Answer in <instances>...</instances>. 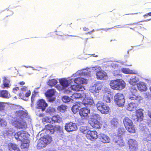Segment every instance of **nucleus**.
<instances>
[{
	"label": "nucleus",
	"mask_w": 151,
	"mask_h": 151,
	"mask_svg": "<svg viewBox=\"0 0 151 151\" xmlns=\"http://www.w3.org/2000/svg\"><path fill=\"white\" fill-rule=\"evenodd\" d=\"M109 85L112 89L120 90L125 88L126 83L122 80L117 79L111 81Z\"/></svg>",
	"instance_id": "obj_1"
},
{
	"label": "nucleus",
	"mask_w": 151,
	"mask_h": 151,
	"mask_svg": "<svg viewBox=\"0 0 151 151\" xmlns=\"http://www.w3.org/2000/svg\"><path fill=\"white\" fill-rule=\"evenodd\" d=\"M124 126L126 130L130 133L136 132L135 128L132 120L128 117H126L123 120Z\"/></svg>",
	"instance_id": "obj_2"
},
{
	"label": "nucleus",
	"mask_w": 151,
	"mask_h": 151,
	"mask_svg": "<svg viewBox=\"0 0 151 151\" xmlns=\"http://www.w3.org/2000/svg\"><path fill=\"white\" fill-rule=\"evenodd\" d=\"M52 138L49 135H47L45 137L41 138L38 141L37 145L38 149H41L45 147L48 144L50 143Z\"/></svg>",
	"instance_id": "obj_3"
},
{
	"label": "nucleus",
	"mask_w": 151,
	"mask_h": 151,
	"mask_svg": "<svg viewBox=\"0 0 151 151\" xmlns=\"http://www.w3.org/2000/svg\"><path fill=\"white\" fill-rule=\"evenodd\" d=\"M114 101L116 104L120 107L124 106L125 99L124 95L121 93H117L114 96Z\"/></svg>",
	"instance_id": "obj_4"
},
{
	"label": "nucleus",
	"mask_w": 151,
	"mask_h": 151,
	"mask_svg": "<svg viewBox=\"0 0 151 151\" xmlns=\"http://www.w3.org/2000/svg\"><path fill=\"white\" fill-rule=\"evenodd\" d=\"M96 107L99 111L102 114H106L109 110V107L101 101H99L96 104Z\"/></svg>",
	"instance_id": "obj_5"
},
{
	"label": "nucleus",
	"mask_w": 151,
	"mask_h": 151,
	"mask_svg": "<svg viewBox=\"0 0 151 151\" xmlns=\"http://www.w3.org/2000/svg\"><path fill=\"white\" fill-rule=\"evenodd\" d=\"M143 111V110L142 109L136 110L135 112V114H133L132 116V119L135 122L142 121L144 117Z\"/></svg>",
	"instance_id": "obj_6"
},
{
	"label": "nucleus",
	"mask_w": 151,
	"mask_h": 151,
	"mask_svg": "<svg viewBox=\"0 0 151 151\" xmlns=\"http://www.w3.org/2000/svg\"><path fill=\"white\" fill-rule=\"evenodd\" d=\"M130 94L129 96V98L132 100H138L139 101L142 100V98L140 96L137 95V90L134 87H131L130 88Z\"/></svg>",
	"instance_id": "obj_7"
},
{
	"label": "nucleus",
	"mask_w": 151,
	"mask_h": 151,
	"mask_svg": "<svg viewBox=\"0 0 151 151\" xmlns=\"http://www.w3.org/2000/svg\"><path fill=\"white\" fill-rule=\"evenodd\" d=\"M14 136L17 140L22 142L27 140L28 138L27 133L23 131L18 132L15 134Z\"/></svg>",
	"instance_id": "obj_8"
},
{
	"label": "nucleus",
	"mask_w": 151,
	"mask_h": 151,
	"mask_svg": "<svg viewBox=\"0 0 151 151\" xmlns=\"http://www.w3.org/2000/svg\"><path fill=\"white\" fill-rule=\"evenodd\" d=\"M61 129V127L59 125H55L49 124L45 126V129L47 131H49L51 134L54 133L55 130H60Z\"/></svg>",
	"instance_id": "obj_9"
},
{
	"label": "nucleus",
	"mask_w": 151,
	"mask_h": 151,
	"mask_svg": "<svg viewBox=\"0 0 151 151\" xmlns=\"http://www.w3.org/2000/svg\"><path fill=\"white\" fill-rule=\"evenodd\" d=\"M86 136L88 139L94 141L98 138V133L96 131L88 130L86 134Z\"/></svg>",
	"instance_id": "obj_10"
},
{
	"label": "nucleus",
	"mask_w": 151,
	"mask_h": 151,
	"mask_svg": "<svg viewBox=\"0 0 151 151\" xmlns=\"http://www.w3.org/2000/svg\"><path fill=\"white\" fill-rule=\"evenodd\" d=\"M77 129L76 124L70 122L65 124V129L68 132H71L76 131Z\"/></svg>",
	"instance_id": "obj_11"
},
{
	"label": "nucleus",
	"mask_w": 151,
	"mask_h": 151,
	"mask_svg": "<svg viewBox=\"0 0 151 151\" xmlns=\"http://www.w3.org/2000/svg\"><path fill=\"white\" fill-rule=\"evenodd\" d=\"M128 145L130 151H136L138 149L137 142L135 140L130 139L128 141Z\"/></svg>",
	"instance_id": "obj_12"
},
{
	"label": "nucleus",
	"mask_w": 151,
	"mask_h": 151,
	"mask_svg": "<svg viewBox=\"0 0 151 151\" xmlns=\"http://www.w3.org/2000/svg\"><path fill=\"white\" fill-rule=\"evenodd\" d=\"M37 108L41 109L42 111H44L47 106V104L44 99H41L37 101Z\"/></svg>",
	"instance_id": "obj_13"
},
{
	"label": "nucleus",
	"mask_w": 151,
	"mask_h": 151,
	"mask_svg": "<svg viewBox=\"0 0 151 151\" xmlns=\"http://www.w3.org/2000/svg\"><path fill=\"white\" fill-rule=\"evenodd\" d=\"M90 113V110L89 109L86 107H83L81 108L79 112V114L81 117L83 118L87 117L88 116V114Z\"/></svg>",
	"instance_id": "obj_14"
},
{
	"label": "nucleus",
	"mask_w": 151,
	"mask_h": 151,
	"mask_svg": "<svg viewBox=\"0 0 151 151\" xmlns=\"http://www.w3.org/2000/svg\"><path fill=\"white\" fill-rule=\"evenodd\" d=\"M16 115L18 119H21L23 120L27 118L28 114L26 111L23 110H19L16 112Z\"/></svg>",
	"instance_id": "obj_15"
},
{
	"label": "nucleus",
	"mask_w": 151,
	"mask_h": 151,
	"mask_svg": "<svg viewBox=\"0 0 151 151\" xmlns=\"http://www.w3.org/2000/svg\"><path fill=\"white\" fill-rule=\"evenodd\" d=\"M138 89L141 92L146 91L147 88L145 83L142 82H140L137 84Z\"/></svg>",
	"instance_id": "obj_16"
},
{
	"label": "nucleus",
	"mask_w": 151,
	"mask_h": 151,
	"mask_svg": "<svg viewBox=\"0 0 151 151\" xmlns=\"http://www.w3.org/2000/svg\"><path fill=\"white\" fill-rule=\"evenodd\" d=\"M89 123L93 128L96 129H100L102 125V124L97 120H92Z\"/></svg>",
	"instance_id": "obj_17"
},
{
	"label": "nucleus",
	"mask_w": 151,
	"mask_h": 151,
	"mask_svg": "<svg viewBox=\"0 0 151 151\" xmlns=\"http://www.w3.org/2000/svg\"><path fill=\"white\" fill-rule=\"evenodd\" d=\"M93 103V100L89 97H85L82 101V103L86 106L92 105Z\"/></svg>",
	"instance_id": "obj_18"
},
{
	"label": "nucleus",
	"mask_w": 151,
	"mask_h": 151,
	"mask_svg": "<svg viewBox=\"0 0 151 151\" xmlns=\"http://www.w3.org/2000/svg\"><path fill=\"white\" fill-rule=\"evenodd\" d=\"M101 88L99 84H95L94 86L90 87L89 91L92 93H98Z\"/></svg>",
	"instance_id": "obj_19"
},
{
	"label": "nucleus",
	"mask_w": 151,
	"mask_h": 151,
	"mask_svg": "<svg viewBox=\"0 0 151 151\" xmlns=\"http://www.w3.org/2000/svg\"><path fill=\"white\" fill-rule=\"evenodd\" d=\"M70 88L72 90L76 91H82L85 89L83 86L80 84L71 85Z\"/></svg>",
	"instance_id": "obj_20"
},
{
	"label": "nucleus",
	"mask_w": 151,
	"mask_h": 151,
	"mask_svg": "<svg viewBox=\"0 0 151 151\" xmlns=\"http://www.w3.org/2000/svg\"><path fill=\"white\" fill-rule=\"evenodd\" d=\"M99 139L100 141L104 143H109L110 140V138L107 135L104 134L101 135Z\"/></svg>",
	"instance_id": "obj_21"
},
{
	"label": "nucleus",
	"mask_w": 151,
	"mask_h": 151,
	"mask_svg": "<svg viewBox=\"0 0 151 151\" xmlns=\"http://www.w3.org/2000/svg\"><path fill=\"white\" fill-rule=\"evenodd\" d=\"M16 124L17 127L19 128L24 129L27 127V125L26 122L23 120H20L17 121Z\"/></svg>",
	"instance_id": "obj_22"
},
{
	"label": "nucleus",
	"mask_w": 151,
	"mask_h": 151,
	"mask_svg": "<svg viewBox=\"0 0 151 151\" xmlns=\"http://www.w3.org/2000/svg\"><path fill=\"white\" fill-rule=\"evenodd\" d=\"M137 106V104L131 102L128 104L127 107V110L132 111L135 110Z\"/></svg>",
	"instance_id": "obj_23"
},
{
	"label": "nucleus",
	"mask_w": 151,
	"mask_h": 151,
	"mask_svg": "<svg viewBox=\"0 0 151 151\" xmlns=\"http://www.w3.org/2000/svg\"><path fill=\"white\" fill-rule=\"evenodd\" d=\"M111 98L112 96L111 94L106 92L104 95L103 100L106 103H109L110 102L111 99Z\"/></svg>",
	"instance_id": "obj_24"
},
{
	"label": "nucleus",
	"mask_w": 151,
	"mask_h": 151,
	"mask_svg": "<svg viewBox=\"0 0 151 151\" xmlns=\"http://www.w3.org/2000/svg\"><path fill=\"white\" fill-rule=\"evenodd\" d=\"M80 104L79 102H76L74 105L71 109L72 111L74 113H76L79 111V108L80 107Z\"/></svg>",
	"instance_id": "obj_25"
},
{
	"label": "nucleus",
	"mask_w": 151,
	"mask_h": 151,
	"mask_svg": "<svg viewBox=\"0 0 151 151\" xmlns=\"http://www.w3.org/2000/svg\"><path fill=\"white\" fill-rule=\"evenodd\" d=\"M138 81V78L136 76H132L131 77L129 81V83L133 86L135 85Z\"/></svg>",
	"instance_id": "obj_26"
},
{
	"label": "nucleus",
	"mask_w": 151,
	"mask_h": 151,
	"mask_svg": "<svg viewBox=\"0 0 151 151\" xmlns=\"http://www.w3.org/2000/svg\"><path fill=\"white\" fill-rule=\"evenodd\" d=\"M60 84L63 87H66L69 85V83L67 80L65 78L62 79L60 80Z\"/></svg>",
	"instance_id": "obj_27"
},
{
	"label": "nucleus",
	"mask_w": 151,
	"mask_h": 151,
	"mask_svg": "<svg viewBox=\"0 0 151 151\" xmlns=\"http://www.w3.org/2000/svg\"><path fill=\"white\" fill-rule=\"evenodd\" d=\"M52 122L54 123L59 122L61 119V118L59 115H54L51 118Z\"/></svg>",
	"instance_id": "obj_28"
},
{
	"label": "nucleus",
	"mask_w": 151,
	"mask_h": 151,
	"mask_svg": "<svg viewBox=\"0 0 151 151\" xmlns=\"http://www.w3.org/2000/svg\"><path fill=\"white\" fill-rule=\"evenodd\" d=\"M97 78L100 79L103 78L106 76L105 73L101 71L97 72L96 74Z\"/></svg>",
	"instance_id": "obj_29"
},
{
	"label": "nucleus",
	"mask_w": 151,
	"mask_h": 151,
	"mask_svg": "<svg viewBox=\"0 0 151 151\" xmlns=\"http://www.w3.org/2000/svg\"><path fill=\"white\" fill-rule=\"evenodd\" d=\"M42 122L43 124L49 123H52L51 118L49 116H45L42 119Z\"/></svg>",
	"instance_id": "obj_30"
},
{
	"label": "nucleus",
	"mask_w": 151,
	"mask_h": 151,
	"mask_svg": "<svg viewBox=\"0 0 151 151\" xmlns=\"http://www.w3.org/2000/svg\"><path fill=\"white\" fill-rule=\"evenodd\" d=\"M67 108V107L66 106L61 105L58 107L57 109L61 112H63L66 110Z\"/></svg>",
	"instance_id": "obj_31"
},
{
	"label": "nucleus",
	"mask_w": 151,
	"mask_h": 151,
	"mask_svg": "<svg viewBox=\"0 0 151 151\" xmlns=\"http://www.w3.org/2000/svg\"><path fill=\"white\" fill-rule=\"evenodd\" d=\"M55 92L53 90L49 89L48 90L46 93V96L48 97H51L54 95Z\"/></svg>",
	"instance_id": "obj_32"
},
{
	"label": "nucleus",
	"mask_w": 151,
	"mask_h": 151,
	"mask_svg": "<svg viewBox=\"0 0 151 151\" xmlns=\"http://www.w3.org/2000/svg\"><path fill=\"white\" fill-rule=\"evenodd\" d=\"M122 71L124 73L127 74H133V71L129 68H123L121 69Z\"/></svg>",
	"instance_id": "obj_33"
},
{
	"label": "nucleus",
	"mask_w": 151,
	"mask_h": 151,
	"mask_svg": "<svg viewBox=\"0 0 151 151\" xmlns=\"http://www.w3.org/2000/svg\"><path fill=\"white\" fill-rule=\"evenodd\" d=\"M82 97L81 94L79 93H73L71 97L73 99H76L82 98Z\"/></svg>",
	"instance_id": "obj_34"
},
{
	"label": "nucleus",
	"mask_w": 151,
	"mask_h": 151,
	"mask_svg": "<svg viewBox=\"0 0 151 151\" xmlns=\"http://www.w3.org/2000/svg\"><path fill=\"white\" fill-rule=\"evenodd\" d=\"M126 131L124 128H119L118 131V135L119 136H122L125 134Z\"/></svg>",
	"instance_id": "obj_35"
},
{
	"label": "nucleus",
	"mask_w": 151,
	"mask_h": 151,
	"mask_svg": "<svg viewBox=\"0 0 151 151\" xmlns=\"http://www.w3.org/2000/svg\"><path fill=\"white\" fill-rule=\"evenodd\" d=\"M47 84L48 85L50 86H55L57 83V81L55 79H52L49 80L47 82Z\"/></svg>",
	"instance_id": "obj_36"
},
{
	"label": "nucleus",
	"mask_w": 151,
	"mask_h": 151,
	"mask_svg": "<svg viewBox=\"0 0 151 151\" xmlns=\"http://www.w3.org/2000/svg\"><path fill=\"white\" fill-rule=\"evenodd\" d=\"M11 144V147H10V151H20L19 149L16 145L12 144Z\"/></svg>",
	"instance_id": "obj_37"
},
{
	"label": "nucleus",
	"mask_w": 151,
	"mask_h": 151,
	"mask_svg": "<svg viewBox=\"0 0 151 151\" xmlns=\"http://www.w3.org/2000/svg\"><path fill=\"white\" fill-rule=\"evenodd\" d=\"M117 145L120 147L124 146L125 145V143L123 139L120 138L116 141Z\"/></svg>",
	"instance_id": "obj_38"
},
{
	"label": "nucleus",
	"mask_w": 151,
	"mask_h": 151,
	"mask_svg": "<svg viewBox=\"0 0 151 151\" xmlns=\"http://www.w3.org/2000/svg\"><path fill=\"white\" fill-rule=\"evenodd\" d=\"M84 79L82 78L78 77L76 78L74 80L75 83L76 84L83 83Z\"/></svg>",
	"instance_id": "obj_39"
},
{
	"label": "nucleus",
	"mask_w": 151,
	"mask_h": 151,
	"mask_svg": "<svg viewBox=\"0 0 151 151\" xmlns=\"http://www.w3.org/2000/svg\"><path fill=\"white\" fill-rule=\"evenodd\" d=\"M118 120L116 118H114L111 121V123L113 126L116 127L119 124Z\"/></svg>",
	"instance_id": "obj_40"
},
{
	"label": "nucleus",
	"mask_w": 151,
	"mask_h": 151,
	"mask_svg": "<svg viewBox=\"0 0 151 151\" xmlns=\"http://www.w3.org/2000/svg\"><path fill=\"white\" fill-rule=\"evenodd\" d=\"M80 130L81 132L83 133L84 134H86L88 130L87 127L86 126H81L80 128Z\"/></svg>",
	"instance_id": "obj_41"
},
{
	"label": "nucleus",
	"mask_w": 151,
	"mask_h": 151,
	"mask_svg": "<svg viewBox=\"0 0 151 151\" xmlns=\"http://www.w3.org/2000/svg\"><path fill=\"white\" fill-rule=\"evenodd\" d=\"M145 139L147 142L151 141V133L147 134L146 132L144 133Z\"/></svg>",
	"instance_id": "obj_42"
},
{
	"label": "nucleus",
	"mask_w": 151,
	"mask_h": 151,
	"mask_svg": "<svg viewBox=\"0 0 151 151\" xmlns=\"http://www.w3.org/2000/svg\"><path fill=\"white\" fill-rule=\"evenodd\" d=\"M62 100L64 102L67 103L70 101V98L67 96H65L62 97Z\"/></svg>",
	"instance_id": "obj_43"
},
{
	"label": "nucleus",
	"mask_w": 151,
	"mask_h": 151,
	"mask_svg": "<svg viewBox=\"0 0 151 151\" xmlns=\"http://www.w3.org/2000/svg\"><path fill=\"white\" fill-rule=\"evenodd\" d=\"M7 104L6 103L0 102V111H2L4 110L6 105Z\"/></svg>",
	"instance_id": "obj_44"
},
{
	"label": "nucleus",
	"mask_w": 151,
	"mask_h": 151,
	"mask_svg": "<svg viewBox=\"0 0 151 151\" xmlns=\"http://www.w3.org/2000/svg\"><path fill=\"white\" fill-rule=\"evenodd\" d=\"M0 94L2 97L6 98L8 96V92L6 91H2L1 92Z\"/></svg>",
	"instance_id": "obj_45"
},
{
	"label": "nucleus",
	"mask_w": 151,
	"mask_h": 151,
	"mask_svg": "<svg viewBox=\"0 0 151 151\" xmlns=\"http://www.w3.org/2000/svg\"><path fill=\"white\" fill-rule=\"evenodd\" d=\"M47 111L49 113H52L55 111V110L54 108L51 107H49L47 110Z\"/></svg>",
	"instance_id": "obj_46"
},
{
	"label": "nucleus",
	"mask_w": 151,
	"mask_h": 151,
	"mask_svg": "<svg viewBox=\"0 0 151 151\" xmlns=\"http://www.w3.org/2000/svg\"><path fill=\"white\" fill-rule=\"evenodd\" d=\"M29 145L27 143H22L21 145V147L22 148H27L28 147Z\"/></svg>",
	"instance_id": "obj_47"
},
{
	"label": "nucleus",
	"mask_w": 151,
	"mask_h": 151,
	"mask_svg": "<svg viewBox=\"0 0 151 151\" xmlns=\"http://www.w3.org/2000/svg\"><path fill=\"white\" fill-rule=\"evenodd\" d=\"M93 117L94 119L96 120H100L101 118L100 116L97 114H94L93 115Z\"/></svg>",
	"instance_id": "obj_48"
},
{
	"label": "nucleus",
	"mask_w": 151,
	"mask_h": 151,
	"mask_svg": "<svg viewBox=\"0 0 151 151\" xmlns=\"http://www.w3.org/2000/svg\"><path fill=\"white\" fill-rule=\"evenodd\" d=\"M6 123V122L3 119H1L0 120V125L1 126H2L5 125Z\"/></svg>",
	"instance_id": "obj_49"
},
{
	"label": "nucleus",
	"mask_w": 151,
	"mask_h": 151,
	"mask_svg": "<svg viewBox=\"0 0 151 151\" xmlns=\"http://www.w3.org/2000/svg\"><path fill=\"white\" fill-rule=\"evenodd\" d=\"M35 97V95L34 94H32L31 97V103L32 104H34V102L35 101L34 98Z\"/></svg>",
	"instance_id": "obj_50"
},
{
	"label": "nucleus",
	"mask_w": 151,
	"mask_h": 151,
	"mask_svg": "<svg viewBox=\"0 0 151 151\" xmlns=\"http://www.w3.org/2000/svg\"><path fill=\"white\" fill-rule=\"evenodd\" d=\"M31 93V92L30 91H28L25 94V96L27 97H29L30 96Z\"/></svg>",
	"instance_id": "obj_51"
},
{
	"label": "nucleus",
	"mask_w": 151,
	"mask_h": 151,
	"mask_svg": "<svg viewBox=\"0 0 151 151\" xmlns=\"http://www.w3.org/2000/svg\"><path fill=\"white\" fill-rule=\"evenodd\" d=\"M21 89L22 91H25L27 90V87L26 86H23L21 88Z\"/></svg>",
	"instance_id": "obj_52"
},
{
	"label": "nucleus",
	"mask_w": 151,
	"mask_h": 151,
	"mask_svg": "<svg viewBox=\"0 0 151 151\" xmlns=\"http://www.w3.org/2000/svg\"><path fill=\"white\" fill-rule=\"evenodd\" d=\"M56 35L58 36H62V35H63V33L61 32L56 31Z\"/></svg>",
	"instance_id": "obj_53"
},
{
	"label": "nucleus",
	"mask_w": 151,
	"mask_h": 151,
	"mask_svg": "<svg viewBox=\"0 0 151 151\" xmlns=\"http://www.w3.org/2000/svg\"><path fill=\"white\" fill-rule=\"evenodd\" d=\"M148 16H151V12L144 15L143 16L145 17H147Z\"/></svg>",
	"instance_id": "obj_54"
},
{
	"label": "nucleus",
	"mask_w": 151,
	"mask_h": 151,
	"mask_svg": "<svg viewBox=\"0 0 151 151\" xmlns=\"http://www.w3.org/2000/svg\"><path fill=\"white\" fill-rule=\"evenodd\" d=\"M3 85L4 87H9V85L7 83H6V82H4L3 83Z\"/></svg>",
	"instance_id": "obj_55"
},
{
	"label": "nucleus",
	"mask_w": 151,
	"mask_h": 151,
	"mask_svg": "<svg viewBox=\"0 0 151 151\" xmlns=\"http://www.w3.org/2000/svg\"><path fill=\"white\" fill-rule=\"evenodd\" d=\"M19 88L18 87H16L15 88H14L13 89V92L14 93H15L16 91L19 90Z\"/></svg>",
	"instance_id": "obj_56"
},
{
	"label": "nucleus",
	"mask_w": 151,
	"mask_h": 151,
	"mask_svg": "<svg viewBox=\"0 0 151 151\" xmlns=\"http://www.w3.org/2000/svg\"><path fill=\"white\" fill-rule=\"evenodd\" d=\"M83 30L85 31H87L89 30V29L87 27H83Z\"/></svg>",
	"instance_id": "obj_57"
},
{
	"label": "nucleus",
	"mask_w": 151,
	"mask_h": 151,
	"mask_svg": "<svg viewBox=\"0 0 151 151\" xmlns=\"http://www.w3.org/2000/svg\"><path fill=\"white\" fill-rule=\"evenodd\" d=\"M138 24V22H137V23H133L132 24H129V26H132V25L134 26V25H137Z\"/></svg>",
	"instance_id": "obj_58"
},
{
	"label": "nucleus",
	"mask_w": 151,
	"mask_h": 151,
	"mask_svg": "<svg viewBox=\"0 0 151 151\" xmlns=\"http://www.w3.org/2000/svg\"><path fill=\"white\" fill-rule=\"evenodd\" d=\"M25 82L23 81L20 82L19 83V84L20 85H22V86L24 85L25 84Z\"/></svg>",
	"instance_id": "obj_59"
},
{
	"label": "nucleus",
	"mask_w": 151,
	"mask_h": 151,
	"mask_svg": "<svg viewBox=\"0 0 151 151\" xmlns=\"http://www.w3.org/2000/svg\"><path fill=\"white\" fill-rule=\"evenodd\" d=\"M69 36V35H64L63 36V38L64 39H66Z\"/></svg>",
	"instance_id": "obj_60"
},
{
	"label": "nucleus",
	"mask_w": 151,
	"mask_h": 151,
	"mask_svg": "<svg viewBox=\"0 0 151 151\" xmlns=\"http://www.w3.org/2000/svg\"><path fill=\"white\" fill-rule=\"evenodd\" d=\"M72 24L71 23L70 24H69L68 25V26L71 27H72V26H71V25Z\"/></svg>",
	"instance_id": "obj_61"
},
{
	"label": "nucleus",
	"mask_w": 151,
	"mask_h": 151,
	"mask_svg": "<svg viewBox=\"0 0 151 151\" xmlns=\"http://www.w3.org/2000/svg\"><path fill=\"white\" fill-rule=\"evenodd\" d=\"M136 27H133V28H132V27H130V29H133V30H134L135 28H136Z\"/></svg>",
	"instance_id": "obj_62"
},
{
	"label": "nucleus",
	"mask_w": 151,
	"mask_h": 151,
	"mask_svg": "<svg viewBox=\"0 0 151 151\" xmlns=\"http://www.w3.org/2000/svg\"><path fill=\"white\" fill-rule=\"evenodd\" d=\"M94 29H93L91 31H90V32H88V33H90L92 32H94Z\"/></svg>",
	"instance_id": "obj_63"
},
{
	"label": "nucleus",
	"mask_w": 151,
	"mask_h": 151,
	"mask_svg": "<svg viewBox=\"0 0 151 151\" xmlns=\"http://www.w3.org/2000/svg\"><path fill=\"white\" fill-rule=\"evenodd\" d=\"M148 151H151V147L148 150Z\"/></svg>",
	"instance_id": "obj_64"
}]
</instances>
